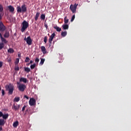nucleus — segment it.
I'll return each instance as SVG.
<instances>
[{
  "mask_svg": "<svg viewBox=\"0 0 131 131\" xmlns=\"http://www.w3.org/2000/svg\"><path fill=\"white\" fill-rule=\"evenodd\" d=\"M6 90L8 91L9 95H11L13 94V92L14 90V86L13 84H9L8 85H6L5 86Z\"/></svg>",
  "mask_w": 131,
  "mask_h": 131,
  "instance_id": "obj_1",
  "label": "nucleus"
},
{
  "mask_svg": "<svg viewBox=\"0 0 131 131\" xmlns=\"http://www.w3.org/2000/svg\"><path fill=\"white\" fill-rule=\"evenodd\" d=\"M6 90L8 91L9 95H11L13 94V92L14 90V86L13 84H9L8 85H6L5 86Z\"/></svg>",
  "mask_w": 131,
  "mask_h": 131,
  "instance_id": "obj_2",
  "label": "nucleus"
},
{
  "mask_svg": "<svg viewBox=\"0 0 131 131\" xmlns=\"http://www.w3.org/2000/svg\"><path fill=\"white\" fill-rule=\"evenodd\" d=\"M27 11V8L26 5H23L20 7V6L17 7V12L18 13L26 12Z\"/></svg>",
  "mask_w": 131,
  "mask_h": 131,
  "instance_id": "obj_3",
  "label": "nucleus"
},
{
  "mask_svg": "<svg viewBox=\"0 0 131 131\" xmlns=\"http://www.w3.org/2000/svg\"><path fill=\"white\" fill-rule=\"evenodd\" d=\"M21 25L22 27L20 30L22 33H24L25 31H26V29H27L29 27V23L26 20H24V21H23Z\"/></svg>",
  "mask_w": 131,
  "mask_h": 131,
  "instance_id": "obj_4",
  "label": "nucleus"
},
{
  "mask_svg": "<svg viewBox=\"0 0 131 131\" xmlns=\"http://www.w3.org/2000/svg\"><path fill=\"white\" fill-rule=\"evenodd\" d=\"M78 5V4H75L74 5L71 4L70 5V9L71 11H72L73 13H76Z\"/></svg>",
  "mask_w": 131,
  "mask_h": 131,
  "instance_id": "obj_5",
  "label": "nucleus"
},
{
  "mask_svg": "<svg viewBox=\"0 0 131 131\" xmlns=\"http://www.w3.org/2000/svg\"><path fill=\"white\" fill-rule=\"evenodd\" d=\"M18 91L21 92H24L25 90L26 89L27 87L24 84H20L17 86Z\"/></svg>",
  "mask_w": 131,
  "mask_h": 131,
  "instance_id": "obj_6",
  "label": "nucleus"
},
{
  "mask_svg": "<svg viewBox=\"0 0 131 131\" xmlns=\"http://www.w3.org/2000/svg\"><path fill=\"white\" fill-rule=\"evenodd\" d=\"M9 11L11 13H14L15 11V8L14 7L10 5L6 7V9H5V11Z\"/></svg>",
  "mask_w": 131,
  "mask_h": 131,
  "instance_id": "obj_7",
  "label": "nucleus"
},
{
  "mask_svg": "<svg viewBox=\"0 0 131 131\" xmlns=\"http://www.w3.org/2000/svg\"><path fill=\"white\" fill-rule=\"evenodd\" d=\"M4 8L2 4H0V21L2 19L3 16L4 15Z\"/></svg>",
  "mask_w": 131,
  "mask_h": 131,
  "instance_id": "obj_8",
  "label": "nucleus"
},
{
  "mask_svg": "<svg viewBox=\"0 0 131 131\" xmlns=\"http://www.w3.org/2000/svg\"><path fill=\"white\" fill-rule=\"evenodd\" d=\"M6 30V26H4L2 21H0V31L2 32H4Z\"/></svg>",
  "mask_w": 131,
  "mask_h": 131,
  "instance_id": "obj_9",
  "label": "nucleus"
},
{
  "mask_svg": "<svg viewBox=\"0 0 131 131\" xmlns=\"http://www.w3.org/2000/svg\"><path fill=\"white\" fill-rule=\"evenodd\" d=\"M55 35H56L55 33H53L52 34H51V35L49 37V42L50 43L49 47H51L52 41H53V39L54 37H55Z\"/></svg>",
  "mask_w": 131,
  "mask_h": 131,
  "instance_id": "obj_10",
  "label": "nucleus"
},
{
  "mask_svg": "<svg viewBox=\"0 0 131 131\" xmlns=\"http://www.w3.org/2000/svg\"><path fill=\"white\" fill-rule=\"evenodd\" d=\"M30 106H34L36 104V100L34 98H30L29 102Z\"/></svg>",
  "mask_w": 131,
  "mask_h": 131,
  "instance_id": "obj_11",
  "label": "nucleus"
},
{
  "mask_svg": "<svg viewBox=\"0 0 131 131\" xmlns=\"http://www.w3.org/2000/svg\"><path fill=\"white\" fill-rule=\"evenodd\" d=\"M26 43L28 44L29 46H31L32 43V40L31 36H28L26 39Z\"/></svg>",
  "mask_w": 131,
  "mask_h": 131,
  "instance_id": "obj_12",
  "label": "nucleus"
},
{
  "mask_svg": "<svg viewBox=\"0 0 131 131\" xmlns=\"http://www.w3.org/2000/svg\"><path fill=\"white\" fill-rule=\"evenodd\" d=\"M4 37L5 38H8L9 37H10V32L8 31H6L4 35Z\"/></svg>",
  "mask_w": 131,
  "mask_h": 131,
  "instance_id": "obj_13",
  "label": "nucleus"
},
{
  "mask_svg": "<svg viewBox=\"0 0 131 131\" xmlns=\"http://www.w3.org/2000/svg\"><path fill=\"white\" fill-rule=\"evenodd\" d=\"M0 38H1V40L2 41V43H3L4 44L8 43V41L6 40V38H4L3 37V36L2 37H0Z\"/></svg>",
  "mask_w": 131,
  "mask_h": 131,
  "instance_id": "obj_14",
  "label": "nucleus"
},
{
  "mask_svg": "<svg viewBox=\"0 0 131 131\" xmlns=\"http://www.w3.org/2000/svg\"><path fill=\"white\" fill-rule=\"evenodd\" d=\"M41 51L42 52L43 54H46L47 53V50H46L45 46L41 47Z\"/></svg>",
  "mask_w": 131,
  "mask_h": 131,
  "instance_id": "obj_15",
  "label": "nucleus"
},
{
  "mask_svg": "<svg viewBox=\"0 0 131 131\" xmlns=\"http://www.w3.org/2000/svg\"><path fill=\"white\" fill-rule=\"evenodd\" d=\"M20 82H24L25 83H26L27 82V79L26 78L21 77L20 79Z\"/></svg>",
  "mask_w": 131,
  "mask_h": 131,
  "instance_id": "obj_16",
  "label": "nucleus"
},
{
  "mask_svg": "<svg viewBox=\"0 0 131 131\" xmlns=\"http://www.w3.org/2000/svg\"><path fill=\"white\" fill-rule=\"evenodd\" d=\"M62 28L63 30H68L69 29V25L64 24L62 26Z\"/></svg>",
  "mask_w": 131,
  "mask_h": 131,
  "instance_id": "obj_17",
  "label": "nucleus"
},
{
  "mask_svg": "<svg viewBox=\"0 0 131 131\" xmlns=\"http://www.w3.org/2000/svg\"><path fill=\"white\" fill-rule=\"evenodd\" d=\"M40 12H37L36 15H35L34 19L35 21H37L40 15Z\"/></svg>",
  "mask_w": 131,
  "mask_h": 131,
  "instance_id": "obj_18",
  "label": "nucleus"
},
{
  "mask_svg": "<svg viewBox=\"0 0 131 131\" xmlns=\"http://www.w3.org/2000/svg\"><path fill=\"white\" fill-rule=\"evenodd\" d=\"M18 125H19V122L18 121L14 122L13 124V126L14 128H16L17 126H18Z\"/></svg>",
  "mask_w": 131,
  "mask_h": 131,
  "instance_id": "obj_19",
  "label": "nucleus"
},
{
  "mask_svg": "<svg viewBox=\"0 0 131 131\" xmlns=\"http://www.w3.org/2000/svg\"><path fill=\"white\" fill-rule=\"evenodd\" d=\"M19 107H20V105L16 106L15 104H13V108L14 110L15 111L18 110L19 108Z\"/></svg>",
  "mask_w": 131,
  "mask_h": 131,
  "instance_id": "obj_20",
  "label": "nucleus"
},
{
  "mask_svg": "<svg viewBox=\"0 0 131 131\" xmlns=\"http://www.w3.org/2000/svg\"><path fill=\"white\" fill-rule=\"evenodd\" d=\"M53 28L54 29H56V31L59 32H60L61 31V28L57 27V26H54Z\"/></svg>",
  "mask_w": 131,
  "mask_h": 131,
  "instance_id": "obj_21",
  "label": "nucleus"
},
{
  "mask_svg": "<svg viewBox=\"0 0 131 131\" xmlns=\"http://www.w3.org/2000/svg\"><path fill=\"white\" fill-rule=\"evenodd\" d=\"M5 124V120L0 119V126H3Z\"/></svg>",
  "mask_w": 131,
  "mask_h": 131,
  "instance_id": "obj_22",
  "label": "nucleus"
},
{
  "mask_svg": "<svg viewBox=\"0 0 131 131\" xmlns=\"http://www.w3.org/2000/svg\"><path fill=\"white\" fill-rule=\"evenodd\" d=\"M61 36L62 37H65L67 35V31H64L62 32L61 34Z\"/></svg>",
  "mask_w": 131,
  "mask_h": 131,
  "instance_id": "obj_23",
  "label": "nucleus"
},
{
  "mask_svg": "<svg viewBox=\"0 0 131 131\" xmlns=\"http://www.w3.org/2000/svg\"><path fill=\"white\" fill-rule=\"evenodd\" d=\"M8 53L12 54L14 52V50L13 49L10 48L8 49Z\"/></svg>",
  "mask_w": 131,
  "mask_h": 131,
  "instance_id": "obj_24",
  "label": "nucleus"
},
{
  "mask_svg": "<svg viewBox=\"0 0 131 131\" xmlns=\"http://www.w3.org/2000/svg\"><path fill=\"white\" fill-rule=\"evenodd\" d=\"M25 71L26 72H31V69L30 68H28V67H25Z\"/></svg>",
  "mask_w": 131,
  "mask_h": 131,
  "instance_id": "obj_25",
  "label": "nucleus"
},
{
  "mask_svg": "<svg viewBox=\"0 0 131 131\" xmlns=\"http://www.w3.org/2000/svg\"><path fill=\"white\" fill-rule=\"evenodd\" d=\"M8 116H9L8 114H6L2 116V118H3L4 119H7L8 118Z\"/></svg>",
  "mask_w": 131,
  "mask_h": 131,
  "instance_id": "obj_26",
  "label": "nucleus"
},
{
  "mask_svg": "<svg viewBox=\"0 0 131 131\" xmlns=\"http://www.w3.org/2000/svg\"><path fill=\"white\" fill-rule=\"evenodd\" d=\"M4 48V43L3 42H0V51Z\"/></svg>",
  "mask_w": 131,
  "mask_h": 131,
  "instance_id": "obj_27",
  "label": "nucleus"
},
{
  "mask_svg": "<svg viewBox=\"0 0 131 131\" xmlns=\"http://www.w3.org/2000/svg\"><path fill=\"white\" fill-rule=\"evenodd\" d=\"M36 67V64L35 63H34L33 64H32L30 66V69L33 70L35 69Z\"/></svg>",
  "mask_w": 131,
  "mask_h": 131,
  "instance_id": "obj_28",
  "label": "nucleus"
},
{
  "mask_svg": "<svg viewBox=\"0 0 131 131\" xmlns=\"http://www.w3.org/2000/svg\"><path fill=\"white\" fill-rule=\"evenodd\" d=\"M45 14H42L40 16V19L42 20H44L45 19Z\"/></svg>",
  "mask_w": 131,
  "mask_h": 131,
  "instance_id": "obj_29",
  "label": "nucleus"
},
{
  "mask_svg": "<svg viewBox=\"0 0 131 131\" xmlns=\"http://www.w3.org/2000/svg\"><path fill=\"white\" fill-rule=\"evenodd\" d=\"M64 21L65 24H67L69 23V19H67V16H65L64 18Z\"/></svg>",
  "mask_w": 131,
  "mask_h": 131,
  "instance_id": "obj_30",
  "label": "nucleus"
},
{
  "mask_svg": "<svg viewBox=\"0 0 131 131\" xmlns=\"http://www.w3.org/2000/svg\"><path fill=\"white\" fill-rule=\"evenodd\" d=\"M45 61V59L41 58V60H40V66H42L43 64V63H44Z\"/></svg>",
  "mask_w": 131,
  "mask_h": 131,
  "instance_id": "obj_31",
  "label": "nucleus"
},
{
  "mask_svg": "<svg viewBox=\"0 0 131 131\" xmlns=\"http://www.w3.org/2000/svg\"><path fill=\"white\" fill-rule=\"evenodd\" d=\"M19 62V58H16L15 62L14 63L15 64L16 66H18V63Z\"/></svg>",
  "mask_w": 131,
  "mask_h": 131,
  "instance_id": "obj_32",
  "label": "nucleus"
},
{
  "mask_svg": "<svg viewBox=\"0 0 131 131\" xmlns=\"http://www.w3.org/2000/svg\"><path fill=\"white\" fill-rule=\"evenodd\" d=\"M19 101H20L19 97H16L15 98H14V101L18 102Z\"/></svg>",
  "mask_w": 131,
  "mask_h": 131,
  "instance_id": "obj_33",
  "label": "nucleus"
},
{
  "mask_svg": "<svg viewBox=\"0 0 131 131\" xmlns=\"http://www.w3.org/2000/svg\"><path fill=\"white\" fill-rule=\"evenodd\" d=\"M75 15H73L72 17H71V21L73 22L75 20Z\"/></svg>",
  "mask_w": 131,
  "mask_h": 131,
  "instance_id": "obj_34",
  "label": "nucleus"
},
{
  "mask_svg": "<svg viewBox=\"0 0 131 131\" xmlns=\"http://www.w3.org/2000/svg\"><path fill=\"white\" fill-rule=\"evenodd\" d=\"M47 41H48V37L47 36H46L44 38V42L45 43H47Z\"/></svg>",
  "mask_w": 131,
  "mask_h": 131,
  "instance_id": "obj_35",
  "label": "nucleus"
},
{
  "mask_svg": "<svg viewBox=\"0 0 131 131\" xmlns=\"http://www.w3.org/2000/svg\"><path fill=\"white\" fill-rule=\"evenodd\" d=\"M30 60V59L28 57H27L26 58V59L25 60V62H29V61Z\"/></svg>",
  "mask_w": 131,
  "mask_h": 131,
  "instance_id": "obj_36",
  "label": "nucleus"
},
{
  "mask_svg": "<svg viewBox=\"0 0 131 131\" xmlns=\"http://www.w3.org/2000/svg\"><path fill=\"white\" fill-rule=\"evenodd\" d=\"M27 106L26 105H24V107H22L21 108V112H24L25 110V108H26Z\"/></svg>",
  "mask_w": 131,
  "mask_h": 131,
  "instance_id": "obj_37",
  "label": "nucleus"
},
{
  "mask_svg": "<svg viewBox=\"0 0 131 131\" xmlns=\"http://www.w3.org/2000/svg\"><path fill=\"white\" fill-rule=\"evenodd\" d=\"M35 62H36L37 64H38L39 62V59L38 58H36V59H35Z\"/></svg>",
  "mask_w": 131,
  "mask_h": 131,
  "instance_id": "obj_38",
  "label": "nucleus"
},
{
  "mask_svg": "<svg viewBox=\"0 0 131 131\" xmlns=\"http://www.w3.org/2000/svg\"><path fill=\"white\" fill-rule=\"evenodd\" d=\"M14 70H15V71H18L19 70L18 66H16V68H14Z\"/></svg>",
  "mask_w": 131,
  "mask_h": 131,
  "instance_id": "obj_39",
  "label": "nucleus"
},
{
  "mask_svg": "<svg viewBox=\"0 0 131 131\" xmlns=\"http://www.w3.org/2000/svg\"><path fill=\"white\" fill-rule=\"evenodd\" d=\"M2 94L3 96H4L5 95V91H4V89L2 90Z\"/></svg>",
  "mask_w": 131,
  "mask_h": 131,
  "instance_id": "obj_40",
  "label": "nucleus"
},
{
  "mask_svg": "<svg viewBox=\"0 0 131 131\" xmlns=\"http://www.w3.org/2000/svg\"><path fill=\"white\" fill-rule=\"evenodd\" d=\"M3 66V62L2 61H0V68H2Z\"/></svg>",
  "mask_w": 131,
  "mask_h": 131,
  "instance_id": "obj_41",
  "label": "nucleus"
},
{
  "mask_svg": "<svg viewBox=\"0 0 131 131\" xmlns=\"http://www.w3.org/2000/svg\"><path fill=\"white\" fill-rule=\"evenodd\" d=\"M24 97L26 98L27 100H29V97L27 95H25Z\"/></svg>",
  "mask_w": 131,
  "mask_h": 131,
  "instance_id": "obj_42",
  "label": "nucleus"
},
{
  "mask_svg": "<svg viewBox=\"0 0 131 131\" xmlns=\"http://www.w3.org/2000/svg\"><path fill=\"white\" fill-rule=\"evenodd\" d=\"M3 115V113L2 112H0V117H2Z\"/></svg>",
  "mask_w": 131,
  "mask_h": 131,
  "instance_id": "obj_43",
  "label": "nucleus"
},
{
  "mask_svg": "<svg viewBox=\"0 0 131 131\" xmlns=\"http://www.w3.org/2000/svg\"><path fill=\"white\" fill-rule=\"evenodd\" d=\"M45 28H46V29H48V25L45 24Z\"/></svg>",
  "mask_w": 131,
  "mask_h": 131,
  "instance_id": "obj_44",
  "label": "nucleus"
},
{
  "mask_svg": "<svg viewBox=\"0 0 131 131\" xmlns=\"http://www.w3.org/2000/svg\"><path fill=\"white\" fill-rule=\"evenodd\" d=\"M9 15L8 12H5V15L8 16Z\"/></svg>",
  "mask_w": 131,
  "mask_h": 131,
  "instance_id": "obj_45",
  "label": "nucleus"
},
{
  "mask_svg": "<svg viewBox=\"0 0 131 131\" xmlns=\"http://www.w3.org/2000/svg\"><path fill=\"white\" fill-rule=\"evenodd\" d=\"M2 130H3V128H2V127L1 126V127H0V131H2Z\"/></svg>",
  "mask_w": 131,
  "mask_h": 131,
  "instance_id": "obj_46",
  "label": "nucleus"
},
{
  "mask_svg": "<svg viewBox=\"0 0 131 131\" xmlns=\"http://www.w3.org/2000/svg\"><path fill=\"white\" fill-rule=\"evenodd\" d=\"M20 56H21L20 54H18V57H20Z\"/></svg>",
  "mask_w": 131,
  "mask_h": 131,
  "instance_id": "obj_47",
  "label": "nucleus"
},
{
  "mask_svg": "<svg viewBox=\"0 0 131 131\" xmlns=\"http://www.w3.org/2000/svg\"><path fill=\"white\" fill-rule=\"evenodd\" d=\"M32 63H33V61H32V60H30V64H32Z\"/></svg>",
  "mask_w": 131,
  "mask_h": 131,
  "instance_id": "obj_48",
  "label": "nucleus"
},
{
  "mask_svg": "<svg viewBox=\"0 0 131 131\" xmlns=\"http://www.w3.org/2000/svg\"><path fill=\"white\" fill-rule=\"evenodd\" d=\"M17 84H18V85H20V82H17Z\"/></svg>",
  "mask_w": 131,
  "mask_h": 131,
  "instance_id": "obj_49",
  "label": "nucleus"
},
{
  "mask_svg": "<svg viewBox=\"0 0 131 131\" xmlns=\"http://www.w3.org/2000/svg\"><path fill=\"white\" fill-rule=\"evenodd\" d=\"M30 63H27V64H26V65L28 66L29 65H30Z\"/></svg>",
  "mask_w": 131,
  "mask_h": 131,
  "instance_id": "obj_50",
  "label": "nucleus"
},
{
  "mask_svg": "<svg viewBox=\"0 0 131 131\" xmlns=\"http://www.w3.org/2000/svg\"><path fill=\"white\" fill-rule=\"evenodd\" d=\"M27 38H26V37H25V38H24V40H26V41H27Z\"/></svg>",
  "mask_w": 131,
  "mask_h": 131,
  "instance_id": "obj_51",
  "label": "nucleus"
},
{
  "mask_svg": "<svg viewBox=\"0 0 131 131\" xmlns=\"http://www.w3.org/2000/svg\"><path fill=\"white\" fill-rule=\"evenodd\" d=\"M2 36H3L2 34L0 33V37H2Z\"/></svg>",
  "mask_w": 131,
  "mask_h": 131,
  "instance_id": "obj_52",
  "label": "nucleus"
},
{
  "mask_svg": "<svg viewBox=\"0 0 131 131\" xmlns=\"http://www.w3.org/2000/svg\"><path fill=\"white\" fill-rule=\"evenodd\" d=\"M2 90V88L0 86V91Z\"/></svg>",
  "mask_w": 131,
  "mask_h": 131,
  "instance_id": "obj_53",
  "label": "nucleus"
},
{
  "mask_svg": "<svg viewBox=\"0 0 131 131\" xmlns=\"http://www.w3.org/2000/svg\"><path fill=\"white\" fill-rule=\"evenodd\" d=\"M26 111H28V110H27Z\"/></svg>",
  "mask_w": 131,
  "mask_h": 131,
  "instance_id": "obj_54",
  "label": "nucleus"
}]
</instances>
